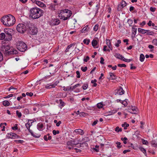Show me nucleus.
Here are the masks:
<instances>
[{
  "mask_svg": "<svg viewBox=\"0 0 157 157\" xmlns=\"http://www.w3.org/2000/svg\"><path fill=\"white\" fill-rule=\"evenodd\" d=\"M15 18L11 14L5 15L1 18V21L3 24L7 27L13 25L15 22Z\"/></svg>",
  "mask_w": 157,
  "mask_h": 157,
  "instance_id": "nucleus-1",
  "label": "nucleus"
},
{
  "mask_svg": "<svg viewBox=\"0 0 157 157\" xmlns=\"http://www.w3.org/2000/svg\"><path fill=\"white\" fill-rule=\"evenodd\" d=\"M43 14V11L38 8L33 7L30 9L29 10V17L34 19L40 18Z\"/></svg>",
  "mask_w": 157,
  "mask_h": 157,
  "instance_id": "nucleus-2",
  "label": "nucleus"
},
{
  "mask_svg": "<svg viewBox=\"0 0 157 157\" xmlns=\"http://www.w3.org/2000/svg\"><path fill=\"white\" fill-rule=\"evenodd\" d=\"M1 48L5 56L12 55L18 53V52L16 49L8 45H3Z\"/></svg>",
  "mask_w": 157,
  "mask_h": 157,
  "instance_id": "nucleus-3",
  "label": "nucleus"
},
{
  "mask_svg": "<svg viewBox=\"0 0 157 157\" xmlns=\"http://www.w3.org/2000/svg\"><path fill=\"white\" fill-rule=\"evenodd\" d=\"M71 11L67 9H65L60 11L59 16L61 19L65 21L68 20L72 15Z\"/></svg>",
  "mask_w": 157,
  "mask_h": 157,
  "instance_id": "nucleus-4",
  "label": "nucleus"
},
{
  "mask_svg": "<svg viewBox=\"0 0 157 157\" xmlns=\"http://www.w3.org/2000/svg\"><path fill=\"white\" fill-rule=\"evenodd\" d=\"M4 32L6 36V41L11 40L12 38L13 30L10 29H4Z\"/></svg>",
  "mask_w": 157,
  "mask_h": 157,
  "instance_id": "nucleus-5",
  "label": "nucleus"
},
{
  "mask_svg": "<svg viewBox=\"0 0 157 157\" xmlns=\"http://www.w3.org/2000/svg\"><path fill=\"white\" fill-rule=\"evenodd\" d=\"M17 48L21 52L25 51L27 48V46L24 42L18 41L16 43Z\"/></svg>",
  "mask_w": 157,
  "mask_h": 157,
  "instance_id": "nucleus-6",
  "label": "nucleus"
},
{
  "mask_svg": "<svg viewBox=\"0 0 157 157\" xmlns=\"http://www.w3.org/2000/svg\"><path fill=\"white\" fill-rule=\"evenodd\" d=\"M27 29L26 25L23 24H19L17 27V30L20 33H23Z\"/></svg>",
  "mask_w": 157,
  "mask_h": 157,
  "instance_id": "nucleus-7",
  "label": "nucleus"
},
{
  "mask_svg": "<svg viewBox=\"0 0 157 157\" xmlns=\"http://www.w3.org/2000/svg\"><path fill=\"white\" fill-rule=\"evenodd\" d=\"M29 33L32 35H34L37 33L38 32L37 29L36 27L34 25H31L29 27Z\"/></svg>",
  "mask_w": 157,
  "mask_h": 157,
  "instance_id": "nucleus-8",
  "label": "nucleus"
},
{
  "mask_svg": "<svg viewBox=\"0 0 157 157\" xmlns=\"http://www.w3.org/2000/svg\"><path fill=\"white\" fill-rule=\"evenodd\" d=\"M128 111L132 114H136L138 113V109L135 106H131L128 108Z\"/></svg>",
  "mask_w": 157,
  "mask_h": 157,
  "instance_id": "nucleus-9",
  "label": "nucleus"
},
{
  "mask_svg": "<svg viewBox=\"0 0 157 157\" xmlns=\"http://www.w3.org/2000/svg\"><path fill=\"white\" fill-rule=\"evenodd\" d=\"M67 145L68 146H74V145H75V146L76 145H78V146H76V147H82V145H85V146L86 147V146H87V143H86V142H84V143H82V144H74V143H73L71 141H68L67 142Z\"/></svg>",
  "mask_w": 157,
  "mask_h": 157,
  "instance_id": "nucleus-10",
  "label": "nucleus"
},
{
  "mask_svg": "<svg viewBox=\"0 0 157 157\" xmlns=\"http://www.w3.org/2000/svg\"><path fill=\"white\" fill-rule=\"evenodd\" d=\"M6 137L8 138L15 139L18 138V136L14 133H8L6 136Z\"/></svg>",
  "mask_w": 157,
  "mask_h": 157,
  "instance_id": "nucleus-11",
  "label": "nucleus"
},
{
  "mask_svg": "<svg viewBox=\"0 0 157 157\" xmlns=\"http://www.w3.org/2000/svg\"><path fill=\"white\" fill-rule=\"evenodd\" d=\"M59 6L58 3H53L50 6V8L52 10H55Z\"/></svg>",
  "mask_w": 157,
  "mask_h": 157,
  "instance_id": "nucleus-12",
  "label": "nucleus"
},
{
  "mask_svg": "<svg viewBox=\"0 0 157 157\" xmlns=\"http://www.w3.org/2000/svg\"><path fill=\"white\" fill-rule=\"evenodd\" d=\"M138 31L142 34H144L147 33V32H149V30H145L141 28H139L138 29Z\"/></svg>",
  "mask_w": 157,
  "mask_h": 157,
  "instance_id": "nucleus-13",
  "label": "nucleus"
},
{
  "mask_svg": "<svg viewBox=\"0 0 157 157\" xmlns=\"http://www.w3.org/2000/svg\"><path fill=\"white\" fill-rule=\"evenodd\" d=\"M74 132L77 133L78 134L82 135L84 134V132L83 130L81 129H75L74 131Z\"/></svg>",
  "mask_w": 157,
  "mask_h": 157,
  "instance_id": "nucleus-14",
  "label": "nucleus"
},
{
  "mask_svg": "<svg viewBox=\"0 0 157 157\" xmlns=\"http://www.w3.org/2000/svg\"><path fill=\"white\" fill-rule=\"evenodd\" d=\"M36 4L39 6L41 7H44L46 6L43 3L39 1H36Z\"/></svg>",
  "mask_w": 157,
  "mask_h": 157,
  "instance_id": "nucleus-15",
  "label": "nucleus"
},
{
  "mask_svg": "<svg viewBox=\"0 0 157 157\" xmlns=\"http://www.w3.org/2000/svg\"><path fill=\"white\" fill-rule=\"evenodd\" d=\"M53 23L52 25V26L58 25L60 23V21L58 19H55L54 20Z\"/></svg>",
  "mask_w": 157,
  "mask_h": 157,
  "instance_id": "nucleus-16",
  "label": "nucleus"
},
{
  "mask_svg": "<svg viewBox=\"0 0 157 157\" xmlns=\"http://www.w3.org/2000/svg\"><path fill=\"white\" fill-rule=\"evenodd\" d=\"M57 85V84L54 83L51 85L47 84L45 86V87L47 89H50L52 88L55 87Z\"/></svg>",
  "mask_w": 157,
  "mask_h": 157,
  "instance_id": "nucleus-17",
  "label": "nucleus"
},
{
  "mask_svg": "<svg viewBox=\"0 0 157 157\" xmlns=\"http://www.w3.org/2000/svg\"><path fill=\"white\" fill-rule=\"evenodd\" d=\"M89 30V28L88 27V26L86 25V26L84 27L81 31L80 32L82 33H85L88 32Z\"/></svg>",
  "mask_w": 157,
  "mask_h": 157,
  "instance_id": "nucleus-18",
  "label": "nucleus"
},
{
  "mask_svg": "<svg viewBox=\"0 0 157 157\" xmlns=\"http://www.w3.org/2000/svg\"><path fill=\"white\" fill-rule=\"evenodd\" d=\"M6 36L5 34L4 33H1L0 34V40H4L6 41Z\"/></svg>",
  "mask_w": 157,
  "mask_h": 157,
  "instance_id": "nucleus-19",
  "label": "nucleus"
},
{
  "mask_svg": "<svg viewBox=\"0 0 157 157\" xmlns=\"http://www.w3.org/2000/svg\"><path fill=\"white\" fill-rule=\"evenodd\" d=\"M43 127V124L42 123H39L37 125V128L40 131L42 130Z\"/></svg>",
  "mask_w": 157,
  "mask_h": 157,
  "instance_id": "nucleus-20",
  "label": "nucleus"
},
{
  "mask_svg": "<svg viewBox=\"0 0 157 157\" xmlns=\"http://www.w3.org/2000/svg\"><path fill=\"white\" fill-rule=\"evenodd\" d=\"M98 44V42L97 40L94 39L92 42V44L94 48H97V47H96V46Z\"/></svg>",
  "mask_w": 157,
  "mask_h": 157,
  "instance_id": "nucleus-21",
  "label": "nucleus"
},
{
  "mask_svg": "<svg viewBox=\"0 0 157 157\" xmlns=\"http://www.w3.org/2000/svg\"><path fill=\"white\" fill-rule=\"evenodd\" d=\"M114 56L116 58L119 59H120L122 60L124 58V57L122 55H120L119 54L116 53L115 54Z\"/></svg>",
  "mask_w": 157,
  "mask_h": 157,
  "instance_id": "nucleus-22",
  "label": "nucleus"
},
{
  "mask_svg": "<svg viewBox=\"0 0 157 157\" xmlns=\"http://www.w3.org/2000/svg\"><path fill=\"white\" fill-rule=\"evenodd\" d=\"M117 92L120 95H122L124 94V91L122 88L121 87L117 90Z\"/></svg>",
  "mask_w": 157,
  "mask_h": 157,
  "instance_id": "nucleus-23",
  "label": "nucleus"
},
{
  "mask_svg": "<svg viewBox=\"0 0 157 157\" xmlns=\"http://www.w3.org/2000/svg\"><path fill=\"white\" fill-rule=\"evenodd\" d=\"M106 44L107 46H108L109 48L111 49H112L111 45V43L110 42V40L107 39L106 40Z\"/></svg>",
  "mask_w": 157,
  "mask_h": 157,
  "instance_id": "nucleus-24",
  "label": "nucleus"
},
{
  "mask_svg": "<svg viewBox=\"0 0 157 157\" xmlns=\"http://www.w3.org/2000/svg\"><path fill=\"white\" fill-rule=\"evenodd\" d=\"M68 101L72 104H74L75 103L74 98L73 97H70L68 99Z\"/></svg>",
  "mask_w": 157,
  "mask_h": 157,
  "instance_id": "nucleus-25",
  "label": "nucleus"
},
{
  "mask_svg": "<svg viewBox=\"0 0 157 157\" xmlns=\"http://www.w3.org/2000/svg\"><path fill=\"white\" fill-rule=\"evenodd\" d=\"M151 145L154 147H157V141L155 140H152L151 141Z\"/></svg>",
  "mask_w": 157,
  "mask_h": 157,
  "instance_id": "nucleus-26",
  "label": "nucleus"
},
{
  "mask_svg": "<svg viewBox=\"0 0 157 157\" xmlns=\"http://www.w3.org/2000/svg\"><path fill=\"white\" fill-rule=\"evenodd\" d=\"M145 59V57L144 54H141L140 55V60L141 62H143Z\"/></svg>",
  "mask_w": 157,
  "mask_h": 157,
  "instance_id": "nucleus-27",
  "label": "nucleus"
},
{
  "mask_svg": "<svg viewBox=\"0 0 157 157\" xmlns=\"http://www.w3.org/2000/svg\"><path fill=\"white\" fill-rule=\"evenodd\" d=\"M29 120L28 122L25 124V126L28 129L30 128V127L32 125V122H31V124L29 123ZM30 121H31L30 120Z\"/></svg>",
  "mask_w": 157,
  "mask_h": 157,
  "instance_id": "nucleus-28",
  "label": "nucleus"
},
{
  "mask_svg": "<svg viewBox=\"0 0 157 157\" xmlns=\"http://www.w3.org/2000/svg\"><path fill=\"white\" fill-rule=\"evenodd\" d=\"M109 74L110 75V78L113 79H115V75L113 73L110 72L109 73Z\"/></svg>",
  "mask_w": 157,
  "mask_h": 157,
  "instance_id": "nucleus-29",
  "label": "nucleus"
},
{
  "mask_svg": "<svg viewBox=\"0 0 157 157\" xmlns=\"http://www.w3.org/2000/svg\"><path fill=\"white\" fill-rule=\"evenodd\" d=\"M3 104L5 106H7L9 105L10 103L7 101H3Z\"/></svg>",
  "mask_w": 157,
  "mask_h": 157,
  "instance_id": "nucleus-30",
  "label": "nucleus"
},
{
  "mask_svg": "<svg viewBox=\"0 0 157 157\" xmlns=\"http://www.w3.org/2000/svg\"><path fill=\"white\" fill-rule=\"evenodd\" d=\"M90 42V40L86 39H85L83 41L84 44L88 45Z\"/></svg>",
  "mask_w": 157,
  "mask_h": 157,
  "instance_id": "nucleus-31",
  "label": "nucleus"
},
{
  "mask_svg": "<svg viewBox=\"0 0 157 157\" xmlns=\"http://www.w3.org/2000/svg\"><path fill=\"white\" fill-rule=\"evenodd\" d=\"M59 104L60 105V107H63L64 105H65V103L62 101V99H60L59 100Z\"/></svg>",
  "mask_w": 157,
  "mask_h": 157,
  "instance_id": "nucleus-32",
  "label": "nucleus"
},
{
  "mask_svg": "<svg viewBox=\"0 0 157 157\" xmlns=\"http://www.w3.org/2000/svg\"><path fill=\"white\" fill-rule=\"evenodd\" d=\"M132 34H134L135 35L137 32V29L134 27H132Z\"/></svg>",
  "mask_w": 157,
  "mask_h": 157,
  "instance_id": "nucleus-33",
  "label": "nucleus"
},
{
  "mask_svg": "<svg viewBox=\"0 0 157 157\" xmlns=\"http://www.w3.org/2000/svg\"><path fill=\"white\" fill-rule=\"evenodd\" d=\"M127 23L129 25V26H132V25L133 23V21L132 19H129L127 21Z\"/></svg>",
  "mask_w": 157,
  "mask_h": 157,
  "instance_id": "nucleus-34",
  "label": "nucleus"
},
{
  "mask_svg": "<svg viewBox=\"0 0 157 157\" xmlns=\"http://www.w3.org/2000/svg\"><path fill=\"white\" fill-rule=\"evenodd\" d=\"M88 87V84L87 83L84 84L82 86V88L83 90H85Z\"/></svg>",
  "mask_w": 157,
  "mask_h": 157,
  "instance_id": "nucleus-35",
  "label": "nucleus"
},
{
  "mask_svg": "<svg viewBox=\"0 0 157 157\" xmlns=\"http://www.w3.org/2000/svg\"><path fill=\"white\" fill-rule=\"evenodd\" d=\"M129 125L128 124H127L126 122H124L123 124H122V127H124V129H126V128L128 127Z\"/></svg>",
  "mask_w": 157,
  "mask_h": 157,
  "instance_id": "nucleus-36",
  "label": "nucleus"
},
{
  "mask_svg": "<svg viewBox=\"0 0 157 157\" xmlns=\"http://www.w3.org/2000/svg\"><path fill=\"white\" fill-rule=\"evenodd\" d=\"M121 103L124 105V107H126L128 105L127 102L126 101H122Z\"/></svg>",
  "mask_w": 157,
  "mask_h": 157,
  "instance_id": "nucleus-37",
  "label": "nucleus"
},
{
  "mask_svg": "<svg viewBox=\"0 0 157 157\" xmlns=\"http://www.w3.org/2000/svg\"><path fill=\"white\" fill-rule=\"evenodd\" d=\"M126 2L124 1H122L121 3V6L122 8H123L126 6Z\"/></svg>",
  "mask_w": 157,
  "mask_h": 157,
  "instance_id": "nucleus-38",
  "label": "nucleus"
},
{
  "mask_svg": "<svg viewBox=\"0 0 157 157\" xmlns=\"http://www.w3.org/2000/svg\"><path fill=\"white\" fill-rule=\"evenodd\" d=\"M122 130V128H119L118 127H116L115 128V131L117 132H121Z\"/></svg>",
  "mask_w": 157,
  "mask_h": 157,
  "instance_id": "nucleus-39",
  "label": "nucleus"
},
{
  "mask_svg": "<svg viewBox=\"0 0 157 157\" xmlns=\"http://www.w3.org/2000/svg\"><path fill=\"white\" fill-rule=\"evenodd\" d=\"M147 33L146 34L147 35H153L154 33L153 31H151L150 30H149V32H147Z\"/></svg>",
  "mask_w": 157,
  "mask_h": 157,
  "instance_id": "nucleus-40",
  "label": "nucleus"
},
{
  "mask_svg": "<svg viewBox=\"0 0 157 157\" xmlns=\"http://www.w3.org/2000/svg\"><path fill=\"white\" fill-rule=\"evenodd\" d=\"M97 106L98 108L100 109L103 107V105L101 102H100L97 104Z\"/></svg>",
  "mask_w": 157,
  "mask_h": 157,
  "instance_id": "nucleus-41",
  "label": "nucleus"
},
{
  "mask_svg": "<svg viewBox=\"0 0 157 157\" xmlns=\"http://www.w3.org/2000/svg\"><path fill=\"white\" fill-rule=\"evenodd\" d=\"M99 27V25L98 24L96 25L94 27V30L95 31H97Z\"/></svg>",
  "mask_w": 157,
  "mask_h": 157,
  "instance_id": "nucleus-42",
  "label": "nucleus"
},
{
  "mask_svg": "<svg viewBox=\"0 0 157 157\" xmlns=\"http://www.w3.org/2000/svg\"><path fill=\"white\" fill-rule=\"evenodd\" d=\"M140 149L144 154H146V150L143 147H140L139 148Z\"/></svg>",
  "mask_w": 157,
  "mask_h": 157,
  "instance_id": "nucleus-43",
  "label": "nucleus"
},
{
  "mask_svg": "<svg viewBox=\"0 0 157 157\" xmlns=\"http://www.w3.org/2000/svg\"><path fill=\"white\" fill-rule=\"evenodd\" d=\"M17 115L18 116L19 118H20L21 116V112H19L17 110L16 111Z\"/></svg>",
  "mask_w": 157,
  "mask_h": 157,
  "instance_id": "nucleus-44",
  "label": "nucleus"
},
{
  "mask_svg": "<svg viewBox=\"0 0 157 157\" xmlns=\"http://www.w3.org/2000/svg\"><path fill=\"white\" fill-rule=\"evenodd\" d=\"M116 144H117V147L118 148H120L122 146L121 145V143L120 142H117L116 143Z\"/></svg>",
  "mask_w": 157,
  "mask_h": 157,
  "instance_id": "nucleus-45",
  "label": "nucleus"
},
{
  "mask_svg": "<svg viewBox=\"0 0 157 157\" xmlns=\"http://www.w3.org/2000/svg\"><path fill=\"white\" fill-rule=\"evenodd\" d=\"M90 59V58L88 56H86V58H84L83 61L84 62H86Z\"/></svg>",
  "mask_w": 157,
  "mask_h": 157,
  "instance_id": "nucleus-46",
  "label": "nucleus"
},
{
  "mask_svg": "<svg viewBox=\"0 0 157 157\" xmlns=\"http://www.w3.org/2000/svg\"><path fill=\"white\" fill-rule=\"evenodd\" d=\"M54 135H56L57 134H59V130L56 131L55 130H54L52 131Z\"/></svg>",
  "mask_w": 157,
  "mask_h": 157,
  "instance_id": "nucleus-47",
  "label": "nucleus"
},
{
  "mask_svg": "<svg viewBox=\"0 0 157 157\" xmlns=\"http://www.w3.org/2000/svg\"><path fill=\"white\" fill-rule=\"evenodd\" d=\"M117 66L120 67H126V65L124 64H118Z\"/></svg>",
  "mask_w": 157,
  "mask_h": 157,
  "instance_id": "nucleus-48",
  "label": "nucleus"
},
{
  "mask_svg": "<svg viewBox=\"0 0 157 157\" xmlns=\"http://www.w3.org/2000/svg\"><path fill=\"white\" fill-rule=\"evenodd\" d=\"M76 73L77 74L76 77L79 78L80 77V72L78 71H76Z\"/></svg>",
  "mask_w": 157,
  "mask_h": 157,
  "instance_id": "nucleus-49",
  "label": "nucleus"
},
{
  "mask_svg": "<svg viewBox=\"0 0 157 157\" xmlns=\"http://www.w3.org/2000/svg\"><path fill=\"white\" fill-rule=\"evenodd\" d=\"M87 69V68L86 67H82L81 68V70L83 71V72H85L86 71Z\"/></svg>",
  "mask_w": 157,
  "mask_h": 157,
  "instance_id": "nucleus-50",
  "label": "nucleus"
},
{
  "mask_svg": "<svg viewBox=\"0 0 157 157\" xmlns=\"http://www.w3.org/2000/svg\"><path fill=\"white\" fill-rule=\"evenodd\" d=\"M3 124H2L1 123L0 125V126L1 128H2V131H4L5 130V125Z\"/></svg>",
  "mask_w": 157,
  "mask_h": 157,
  "instance_id": "nucleus-51",
  "label": "nucleus"
},
{
  "mask_svg": "<svg viewBox=\"0 0 157 157\" xmlns=\"http://www.w3.org/2000/svg\"><path fill=\"white\" fill-rule=\"evenodd\" d=\"M122 60H123V61L126 62H129L132 60V59H125L124 58L122 59Z\"/></svg>",
  "mask_w": 157,
  "mask_h": 157,
  "instance_id": "nucleus-52",
  "label": "nucleus"
},
{
  "mask_svg": "<svg viewBox=\"0 0 157 157\" xmlns=\"http://www.w3.org/2000/svg\"><path fill=\"white\" fill-rule=\"evenodd\" d=\"M152 43L154 44L157 46V39H154L152 41Z\"/></svg>",
  "mask_w": 157,
  "mask_h": 157,
  "instance_id": "nucleus-53",
  "label": "nucleus"
},
{
  "mask_svg": "<svg viewBox=\"0 0 157 157\" xmlns=\"http://www.w3.org/2000/svg\"><path fill=\"white\" fill-rule=\"evenodd\" d=\"M15 142H16V143H19L22 144L23 142H24V141L23 140H15Z\"/></svg>",
  "mask_w": 157,
  "mask_h": 157,
  "instance_id": "nucleus-54",
  "label": "nucleus"
},
{
  "mask_svg": "<svg viewBox=\"0 0 157 157\" xmlns=\"http://www.w3.org/2000/svg\"><path fill=\"white\" fill-rule=\"evenodd\" d=\"M17 124H15V127H12V129L13 130H16L18 129V127L17 126Z\"/></svg>",
  "mask_w": 157,
  "mask_h": 157,
  "instance_id": "nucleus-55",
  "label": "nucleus"
},
{
  "mask_svg": "<svg viewBox=\"0 0 157 157\" xmlns=\"http://www.w3.org/2000/svg\"><path fill=\"white\" fill-rule=\"evenodd\" d=\"M150 10L152 12H154L156 10V8L155 7H151Z\"/></svg>",
  "mask_w": 157,
  "mask_h": 157,
  "instance_id": "nucleus-56",
  "label": "nucleus"
},
{
  "mask_svg": "<svg viewBox=\"0 0 157 157\" xmlns=\"http://www.w3.org/2000/svg\"><path fill=\"white\" fill-rule=\"evenodd\" d=\"M26 94L27 96H29L30 97H31L33 95V94L32 92H27L26 93Z\"/></svg>",
  "mask_w": 157,
  "mask_h": 157,
  "instance_id": "nucleus-57",
  "label": "nucleus"
},
{
  "mask_svg": "<svg viewBox=\"0 0 157 157\" xmlns=\"http://www.w3.org/2000/svg\"><path fill=\"white\" fill-rule=\"evenodd\" d=\"M3 60V56L2 54L0 51V62L2 61Z\"/></svg>",
  "mask_w": 157,
  "mask_h": 157,
  "instance_id": "nucleus-58",
  "label": "nucleus"
},
{
  "mask_svg": "<svg viewBox=\"0 0 157 157\" xmlns=\"http://www.w3.org/2000/svg\"><path fill=\"white\" fill-rule=\"evenodd\" d=\"M100 59H101V60L100 61V63L101 64H104V58L103 57H101Z\"/></svg>",
  "mask_w": 157,
  "mask_h": 157,
  "instance_id": "nucleus-59",
  "label": "nucleus"
},
{
  "mask_svg": "<svg viewBox=\"0 0 157 157\" xmlns=\"http://www.w3.org/2000/svg\"><path fill=\"white\" fill-rule=\"evenodd\" d=\"M142 143H143V144H144L147 145V144L148 143V142L147 141L145 140H144V139H143L142 140Z\"/></svg>",
  "mask_w": 157,
  "mask_h": 157,
  "instance_id": "nucleus-60",
  "label": "nucleus"
},
{
  "mask_svg": "<svg viewBox=\"0 0 157 157\" xmlns=\"http://www.w3.org/2000/svg\"><path fill=\"white\" fill-rule=\"evenodd\" d=\"M80 86V84H77L73 86L72 89H75L76 87Z\"/></svg>",
  "mask_w": 157,
  "mask_h": 157,
  "instance_id": "nucleus-61",
  "label": "nucleus"
},
{
  "mask_svg": "<svg viewBox=\"0 0 157 157\" xmlns=\"http://www.w3.org/2000/svg\"><path fill=\"white\" fill-rule=\"evenodd\" d=\"M98 120H96L95 121H94L93 123L92 124V125L94 126L98 122Z\"/></svg>",
  "mask_w": 157,
  "mask_h": 157,
  "instance_id": "nucleus-62",
  "label": "nucleus"
},
{
  "mask_svg": "<svg viewBox=\"0 0 157 157\" xmlns=\"http://www.w3.org/2000/svg\"><path fill=\"white\" fill-rule=\"evenodd\" d=\"M74 150H75L76 152H80L81 151V150L78 149L77 148H74Z\"/></svg>",
  "mask_w": 157,
  "mask_h": 157,
  "instance_id": "nucleus-63",
  "label": "nucleus"
},
{
  "mask_svg": "<svg viewBox=\"0 0 157 157\" xmlns=\"http://www.w3.org/2000/svg\"><path fill=\"white\" fill-rule=\"evenodd\" d=\"M48 136L47 135H45L44 137V139L46 141H48Z\"/></svg>",
  "mask_w": 157,
  "mask_h": 157,
  "instance_id": "nucleus-64",
  "label": "nucleus"
}]
</instances>
